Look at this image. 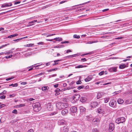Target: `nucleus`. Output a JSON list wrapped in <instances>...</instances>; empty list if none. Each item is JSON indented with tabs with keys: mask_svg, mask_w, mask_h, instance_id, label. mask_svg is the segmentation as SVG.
<instances>
[{
	"mask_svg": "<svg viewBox=\"0 0 132 132\" xmlns=\"http://www.w3.org/2000/svg\"><path fill=\"white\" fill-rule=\"evenodd\" d=\"M56 106L57 108L59 110L67 108L68 106V103L59 102L56 104Z\"/></svg>",
	"mask_w": 132,
	"mask_h": 132,
	"instance_id": "f257e3e1",
	"label": "nucleus"
},
{
	"mask_svg": "<svg viewBox=\"0 0 132 132\" xmlns=\"http://www.w3.org/2000/svg\"><path fill=\"white\" fill-rule=\"evenodd\" d=\"M45 128L46 132H51L53 129V127L51 123H47L46 125Z\"/></svg>",
	"mask_w": 132,
	"mask_h": 132,
	"instance_id": "f03ea898",
	"label": "nucleus"
},
{
	"mask_svg": "<svg viewBox=\"0 0 132 132\" xmlns=\"http://www.w3.org/2000/svg\"><path fill=\"white\" fill-rule=\"evenodd\" d=\"M34 110L36 112H38L41 109L40 104L39 103L34 104L32 105Z\"/></svg>",
	"mask_w": 132,
	"mask_h": 132,
	"instance_id": "7ed1b4c3",
	"label": "nucleus"
},
{
	"mask_svg": "<svg viewBox=\"0 0 132 132\" xmlns=\"http://www.w3.org/2000/svg\"><path fill=\"white\" fill-rule=\"evenodd\" d=\"M100 107L105 112H109L111 110L110 108L106 106V104H103L100 106Z\"/></svg>",
	"mask_w": 132,
	"mask_h": 132,
	"instance_id": "20e7f679",
	"label": "nucleus"
},
{
	"mask_svg": "<svg viewBox=\"0 0 132 132\" xmlns=\"http://www.w3.org/2000/svg\"><path fill=\"white\" fill-rule=\"evenodd\" d=\"M70 110L71 112L72 115L73 116H75L76 115L77 110L76 107L75 106L72 107L70 109Z\"/></svg>",
	"mask_w": 132,
	"mask_h": 132,
	"instance_id": "39448f33",
	"label": "nucleus"
},
{
	"mask_svg": "<svg viewBox=\"0 0 132 132\" xmlns=\"http://www.w3.org/2000/svg\"><path fill=\"white\" fill-rule=\"evenodd\" d=\"M125 121V119L124 117H121L118 118L116 121V122L118 124L123 123Z\"/></svg>",
	"mask_w": 132,
	"mask_h": 132,
	"instance_id": "423d86ee",
	"label": "nucleus"
},
{
	"mask_svg": "<svg viewBox=\"0 0 132 132\" xmlns=\"http://www.w3.org/2000/svg\"><path fill=\"white\" fill-rule=\"evenodd\" d=\"M80 97V94L76 93L72 96L71 98L73 100H74V101H76L79 100Z\"/></svg>",
	"mask_w": 132,
	"mask_h": 132,
	"instance_id": "0eeeda50",
	"label": "nucleus"
},
{
	"mask_svg": "<svg viewBox=\"0 0 132 132\" xmlns=\"http://www.w3.org/2000/svg\"><path fill=\"white\" fill-rule=\"evenodd\" d=\"M69 128L67 126L62 127L61 128V132H68Z\"/></svg>",
	"mask_w": 132,
	"mask_h": 132,
	"instance_id": "6e6552de",
	"label": "nucleus"
},
{
	"mask_svg": "<svg viewBox=\"0 0 132 132\" xmlns=\"http://www.w3.org/2000/svg\"><path fill=\"white\" fill-rule=\"evenodd\" d=\"M98 104V103L96 101H94L90 103V107L93 108H96Z\"/></svg>",
	"mask_w": 132,
	"mask_h": 132,
	"instance_id": "1a4fd4ad",
	"label": "nucleus"
},
{
	"mask_svg": "<svg viewBox=\"0 0 132 132\" xmlns=\"http://www.w3.org/2000/svg\"><path fill=\"white\" fill-rule=\"evenodd\" d=\"M116 104V102L113 100L110 101L109 103V105L110 106L113 108L115 107Z\"/></svg>",
	"mask_w": 132,
	"mask_h": 132,
	"instance_id": "9d476101",
	"label": "nucleus"
},
{
	"mask_svg": "<svg viewBox=\"0 0 132 132\" xmlns=\"http://www.w3.org/2000/svg\"><path fill=\"white\" fill-rule=\"evenodd\" d=\"M114 128V125L113 123H110L109 125V130L110 131H112Z\"/></svg>",
	"mask_w": 132,
	"mask_h": 132,
	"instance_id": "9b49d317",
	"label": "nucleus"
},
{
	"mask_svg": "<svg viewBox=\"0 0 132 132\" xmlns=\"http://www.w3.org/2000/svg\"><path fill=\"white\" fill-rule=\"evenodd\" d=\"M117 67H116L110 68L108 69L109 71L111 72H116L117 71Z\"/></svg>",
	"mask_w": 132,
	"mask_h": 132,
	"instance_id": "f8f14e48",
	"label": "nucleus"
},
{
	"mask_svg": "<svg viewBox=\"0 0 132 132\" xmlns=\"http://www.w3.org/2000/svg\"><path fill=\"white\" fill-rule=\"evenodd\" d=\"M47 108L48 111H52L53 109V106L50 104H48L47 105Z\"/></svg>",
	"mask_w": 132,
	"mask_h": 132,
	"instance_id": "ddd939ff",
	"label": "nucleus"
},
{
	"mask_svg": "<svg viewBox=\"0 0 132 132\" xmlns=\"http://www.w3.org/2000/svg\"><path fill=\"white\" fill-rule=\"evenodd\" d=\"M97 111L99 114H104L105 113L104 111H103L100 107L97 109Z\"/></svg>",
	"mask_w": 132,
	"mask_h": 132,
	"instance_id": "4468645a",
	"label": "nucleus"
},
{
	"mask_svg": "<svg viewBox=\"0 0 132 132\" xmlns=\"http://www.w3.org/2000/svg\"><path fill=\"white\" fill-rule=\"evenodd\" d=\"M37 21V20H34L30 22H29L28 24L26 26V27H29L34 25V24H32V23L36 22Z\"/></svg>",
	"mask_w": 132,
	"mask_h": 132,
	"instance_id": "2eb2a0df",
	"label": "nucleus"
},
{
	"mask_svg": "<svg viewBox=\"0 0 132 132\" xmlns=\"http://www.w3.org/2000/svg\"><path fill=\"white\" fill-rule=\"evenodd\" d=\"M58 124L59 125H65V122L63 120H60L58 121Z\"/></svg>",
	"mask_w": 132,
	"mask_h": 132,
	"instance_id": "dca6fc26",
	"label": "nucleus"
},
{
	"mask_svg": "<svg viewBox=\"0 0 132 132\" xmlns=\"http://www.w3.org/2000/svg\"><path fill=\"white\" fill-rule=\"evenodd\" d=\"M68 113V110L67 109H64L61 112V113L63 115H65Z\"/></svg>",
	"mask_w": 132,
	"mask_h": 132,
	"instance_id": "f3484780",
	"label": "nucleus"
},
{
	"mask_svg": "<svg viewBox=\"0 0 132 132\" xmlns=\"http://www.w3.org/2000/svg\"><path fill=\"white\" fill-rule=\"evenodd\" d=\"M126 104H129L132 103V99L126 100L125 102Z\"/></svg>",
	"mask_w": 132,
	"mask_h": 132,
	"instance_id": "a211bd4d",
	"label": "nucleus"
},
{
	"mask_svg": "<svg viewBox=\"0 0 132 132\" xmlns=\"http://www.w3.org/2000/svg\"><path fill=\"white\" fill-rule=\"evenodd\" d=\"M80 112L82 113L84 112H85L86 109L85 108L82 106H81L80 107Z\"/></svg>",
	"mask_w": 132,
	"mask_h": 132,
	"instance_id": "6ab92c4d",
	"label": "nucleus"
},
{
	"mask_svg": "<svg viewBox=\"0 0 132 132\" xmlns=\"http://www.w3.org/2000/svg\"><path fill=\"white\" fill-rule=\"evenodd\" d=\"M117 102L118 104H122L123 103L124 101L123 99L120 98L118 100Z\"/></svg>",
	"mask_w": 132,
	"mask_h": 132,
	"instance_id": "aec40b11",
	"label": "nucleus"
},
{
	"mask_svg": "<svg viewBox=\"0 0 132 132\" xmlns=\"http://www.w3.org/2000/svg\"><path fill=\"white\" fill-rule=\"evenodd\" d=\"M87 100V98L85 97H81L80 98V101L82 102H85Z\"/></svg>",
	"mask_w": 132,
	"mask_h": 132,
	"instance_id": "412c9836",
	"label": "nucleus"
},
{
	"mask_svg": "<svg viewBox=\"0 0 132 132\" xmlns=\"http://www.w3.org/2000/svg\"><path fill=\"white\" fill-rule=\"evenodd\" d=\"M102 93L101 92L98 93H97V99L101 98L102 96Z\"/></svg>",
	"mask_w": 132,
	"mask_h": 132,
	"instance_id": "4be33fe9",
	"label": "nucleus"
},
{
	"mask_svg": "<svg viewBox=\"0 0 132 132\" xmlns=\"http://www.w3.org/2000/svg\"><path fill=\"white\" fill-rule=\"evenodd\" d=\"M92 78L91 77H88L85 79V81L86 82H87L92 79Z\"/></svg>",
	"mask_w": 132,
	"mask_h": 132,
	"instance_id": "5701e85b",
	"label": "nucleus"
},
{
	"mask_svg": "<svg viewBox=\"0 0 132 132\" xmlns=\"http://www.w3.org/2000/svg\"><path fill=\"white\" fill-rule=\"evenodd\" d=\"M49 89L48 86H44L42 88V90L43 91L47 90Z\"/></svg>",
	"mask_w": 132,
	"mask_h": 132,
	"instance_id": "b1692460",
	"label": "nucleus"
},
{
	"mask_svg": "<svg viewBox=\"0 0 132 132\" xmlns=\"http://www.w3.org/2000/svg\"><path fill=\"white\" fill-rule=\"evenodd\" d=\"M98 42L97 40H93L92 41H89L86 43V44H91L94 43H96Z\"/></svg>",
	"mask_w": 132,
	"mask_h": 132,
	"instance_id": "393cba45",
	"label": "nucleus"
},
{
	"mask_svg": "<svg viewBox=\"0 0 132 132\" xmlns=\"http://www.w3.org/2000/svg\"><path fill=\"white\" fill-rule=\"evenodd\" d=\"M122 131L121 132H128L126 127H123L121 128Z\"/></svg>",
	"mask_w": 132,
	"mask_h": 132,
	"instance_id": "a878e982",
	"label": "nucleus"
},
{
	"mask_svg": "<svg viewBox=\"0 0 132 132\" xmlns=\"http://www.w3.org/2000/svg\"><path fill=\"white\" fill-rule=\"evenodd\" d=\"M126 66L125 64H122L119 66V68L120 69H123L126 67Z\"/></svg>",
	"mask_w": 132,
	"mask_h": 132,
	"instance_id": "bb28decb",
	"label": "nucleus"
},
{
	"mask_svg": "<svg viewBox=\"0 0 132 132\" xmlns=\"http://www.w3.org/2000/svg\"><path fill=\"white\" fill-rule=\"evenodd\" d=\"M54 39L57 41H62V39L61 38L59 37L55 38Z\"/></svg>",
	"mask_w": 132,
	"mask_h": 132,
	"instance_id": "cd10ccee",
	"label": "nucleus"
},
{
	"mask_svg": "<svg viewBox=\"0 0 132 132\" xmlns=\"http://www.w3.org/2000/svg\"><path fill=\"white\" fill-rule=\"evenodd\" d=\"M86 65H78L77 66L75 67L76 68H82L84 67H86Z\"/></svg>",
	"mask_w": 132,
	"mask_h": 132,
	"instance_id": "c85d7f7f",
	"label": "nucleus"
},
{
	"mask_svg": "<svg viewBox=\"0 0 132 132\" xmlns=\"http://www.w3.org/2000/svg\"><path fill=\"white\" fill-rule=\"evenodd\" d=\"M18 85L17 83H15L14 84H12L9 85V86H12V87H17Z\"/></svg>",
	"mask_w": 132,
	"mask_h": 132,
	"instance_id": "c756f323",
	"label": "nucleus"
},
{
	"mask_svg": "<svg viewBox=\"0 0 132 132\" xmlns=\"http://www.w3.org/2000/svg\"><path fill=\"white\" fill-rule=\"evenodd\" d=\"M110 100V98H105L104 99V102L105 103H107Z\"/></svg>",
	"mask_w": 132,
	"mask_h": 132,
	"instance_id": "7c9ffc66",
	"label": "nucleus"
},
{
	"mask_svg": "<svg viewBox=\"0 0 132 132\" xmlns=\"http://www.w3.org/2000/svg\"><path fill=\"white\" fill-rule=\"evenodd\" d=\"M18 35L17 34H13V35H10V36H9V38H11L12 37H14L16 36H18Z\"/></svg>",
	"mask_w": 132,
	"mask_h": 132,
	"instance_id": "2f4dec72",
	"label": "nucleus"
},
{
	"mask_svg": "<svg viewBox=\"0 0 132 132\" xmlns=\"http://www.w3.org/2000/svg\"><path fill=\"white\" fill-rule=\"evenodd\" d=\"M90 2V1H89L88 2H85V3H82V4H78V5H75L73 7H74V6H79V5H84L85 4H86L87 3H89Z\"/></svg>",
	"mask_w": 132,
	"mask_h": 132,
	"instance_id": "473e14b6",
	"label": "nucleus"
},
{
	"mask_svg": "<svg viewBox=\"0 0 132 132\" xmlns=\"http://www.w3.org/2000/svg\"><path fill=\"white\" fill-rule=\"evenodd\" d=\"M12 52H11V51H9V59L12 57L13 55H10V54Z\"/></svg>",
	"mask_w": 132,
	"mask_h": 132,
	"instance_id": "72a5a7b5",
	"label": "nucleus"
},
{
	"mask_svg": "<svg viewBox=\"0 0 132 132\" xmlns=\"http://www.w3.org/2000/svg\"><path fill=\"white\" fill-rule=\"evenodd\" d=\"M73 37L75 38H77L78 39L80 38V36L79 35H73Z\"/></svg>",
	"mask_w": 132,
	"mask_h": 132,
	"instance_id": "f704fd0d",
	"label": "nucleus"
},
{
	"mask_svg": "<svg viewBox=\"0 0 132 132\" xmlns=\"http://www.w3.org/2000/svg\"><path fill=\"white\" fill-rule=\"evenodd\" d=\"M85 87L84 86L82 85V86L78 87L77 88L78 89L80 90V89L81 88H85Z\"/></svg>",
	"mask_w": 132,
	"mask_h": 132,
	"instance_id": "c9c22d12",
	"label": "nucleus"
},
{
	"mask_svg": "<svg viewBox=\"0 0 132 132\" xmlns=\"http://www.w3.org/2000/svg\"><path fill=\"white\" fill-rule=\"evenodd\" d=\"M99 119H97V118L93 119V121L94 122H99Z\"/></svg>",
	"mask_w": 132,
	"mask_h": 132,
	"instance_id": "e433bc0d",
	"label": "nucleus"
},
{
	"mask_svg": "<svg viewBox=\"0 0 132 132\" xmlns=\"http://www.w3.org/2000/svg\"><path fill=\"white\" fill-rule=\"evenodd\" d=\"M21 39H22V38H20L17 39H16L13 40V41L14 42H18Z\"/></svg>",
	"mask_w": 132,
	"mask_h": 132,
	"instance_id": "4c0bfd02",
	"label": "nucleus"
},
{
	"mask_svg": "<svg viewBox=\"0 0 132 132\" xmlns=\"http://www.w3.org/2000/svg\"><path fill=\"white\" fill-rule=\"evenodd\" d=\"M12 113L15 114H16L17 113V111L16 109H14L12 111Z\"/></svg>",
	"mask_w": 132,
	"mask_h": 132,
	"instance_id": "58836bf2",
	"label": "nucleus"
},
{
	"mask_svg": "<svg viewBox=\"0 0 132 132\" xmlns=\"http://www.w3.org/2000/svg\"><path fill=\"white\" fill-rule=\"evenodd\" d=\"M76 55V54L71 55L67 56L66 57H73L74 56H75Z\"/></svg>",
	"mask_w": 132,
	"mask_h": 132,
	"instance_id": "ea45409f",
	"label": "nucleus"
},
{
	"mask_svg": "<svg viewBox=\"0 0 132 132\" xmlns=\"http://www.w3.org/2000/svg\"><path fill=\"white\" fill-rule=\"evenodd\" d=\"M76 83L77 84H79L81 83V80L79 79L78 81H77Z\"/></svg>",
	"mask_w": 132,
	"mask_h": 132,
	"instance_id": "a19ab883",
	"label": "nucleus"
},
{
	"mask_svg": "<svg viewBox=\"0 0 132 132\" xmlns=\"http://www.w3.org/2000/svg\"><path fill=\"white\" fill-rule=\"evenodd\" d=\"M15 94H12L10 95H9V97H14L15 96Z\"/></svg>",
	"mask_w": 132,
	"mask_h": 132,
	"instance_id": "79ce46f5",
	"label": "nucleus"
},
{
	"mask_svg": "<svg viewBox=\"0 0 132 132\" xmlns=\"http://www.w3.org/2000/svg\"><path fill=\"white\" fill-rule=\"evenodd\" d=\"M120 92V91H116L115 92H114L113 94H114V95H116L117 94H119V93Z\"/></svg>",
	"mask_w": 132,
	"mask_h": 132,
	"instance_id": "37998d69",
	"label": "nucleus"
},
{
	"mask_svg": "<svg viewBox=\"0 0 132 132\" xmlns=\"http://www.w3.org/2000/svg\"><path fill=\"white\" fill-rule=\"evenodd\" d=\"M75 82V81H72L71 83H70L69 85L70 86H72L73 84H74Z\"/></svg>",
	"mask_w": 132,
	"mask_h": 132,
	"instance_id": "c03bdc74",
	"label": "nucleus"
},
{
	"mask_svg": "<svg viewBox=\"0 0 132 132\" xmlns=\"http://www.w3.org/2000/svg\"><path fill=\"white\" fill-rule=\"evenodd\" d=\"M8 6V4H3L2 5L3 7H7Z\"/></svg>",
	"mask_w": 132,
	"mask_h": 132,
	"instance_id": "a18cd8bd",
	"label": "nucleus"
},
{
	"mask_svg": "<svg viewBox=\"0 0 132 132\" xmlns=\"http://www.w3.org/2000/svg\"><path fill=\"white\" fill-rule=\"evenodd\" d=\"M104 71H102L100 72L99 73V75L100 76L104 74Z\"/></svg>",
	"mask_w": 132,
	"mask_h": 132,
	"instance_id": "49530a36",
	"label": "nucleus"
},
{
	"mask_svg": "<svg viewBox=\"0 0 132 132\" xmlns=\"http://www.w3.org/2000/svg\"><path fill=\"white\" fill-rule=\"evenodd\" d=\"M21 1L15 2L14 4V5L19 4L21 3Z\"/></svg>",
	"mask_w": 132,
	"mask_h": 132,
	"instance_id": "de8ad7c7",
	"label": "nucleus"
},
{
	"mask_svg": "<svg viewBox=\"0 0 132 132\" xmlns=\"http://www.w3.org/2000/svg\"><path fill=\"white\" fill-rule=\"evenodd\" d=\"M25 104H21L19 105H17V106H18V107H22V106H25Z\"/></svg>",
	"mask_w": 132,
	"mask_h": 132,
	"instance_id": "09e8293b",
	"label": "nucleus"
},
{
	"mask_svg": "<svg viewBox=\"0 0 132 132\" xmlns=\"http://www.w3.org/2000/svg\"><path fill=\"white\" fill-rule=\"evenodd\" d=\"M6 96L4 95H2L0 96V98L1 99H5V98Z\"/></svg>",
	"mask_w": 132,
	"mask_h": 132,
	"instance_id": "8fccbe9b",
	"label": "nucleus"
},
{
	"mask_svg": "<svg viewBox=\"0 0 132 132\" xmlns=\"http://www.w3.org/2000/svg\"><path fill=\"white\" fill-rule=\"evenodd\" d=\"M44 43L43 42H40L38 43L37 44L39 45H43Z\"/></svg>",
	"mask_w": 132,
	"mask_h": 132,
	"instance_id": "3c124183",
	"label": "nucleus"
},
{
	"mask_svg": "<svg viewBox=\"0 0 132 132\" xmlns=\"http://www.w3.org/2000/svg\"><path fill=\"white\" fill-rule=\"evenodd\" d=\"M69 43V42L68 41H65L64 42H61L62 44H64L65 43Z\"/></svg>",
	"mask_w": 132,
	"mask_h": 132,
	"instance_id": "603ef678",
	"label": "nucleus"
},
{
	"mask_svg": "<svg viewBox=\"0 0 132 132\" xmlns=\"http://www.w3.org/2000/svg\"><path fill=\"white\" fill-rule=\"evenodd\" d=\"M27 83L26 82H23L21 83V84L23 85H25L27 84Z\"/></svg>",
	"mask_w": 132,
	"mask_h": 132,
	"instance_id": "864d4df0",
	"label": "nucleus"
},
{
	"mask_svg": "<svg viewBox=\"0 0 132 132\" xmlns=\"http://www.w3.org/2000/svg\"><path fill=\"white\" fill-rule=\"evenodd\" d=\"M4 30V29L2 28H0V31H1V32L2 33H3L4 32V31H3Z\"/></svg>",
	"mask_w": 132,
	"mask_h": 132,
	"instance_id": "5fc2aeb1",
	"label": "nucleus"
},
{
	"mask_svg": "<svg viewBox=\"0 0 132 132\" xmlns=\"http://www.w3.org/2000/svg\"><path fill=\"white\" fill-rule=\"evenodd\" d=\"M93 132H98L97 129L95 128L93 129Z\"/></svg>",
	"mask_w": 132,
	"mask_h": 132,
	"instance_id": "6e6d98bb",
	"label": "nucleus"
},
{
	"mask_svg": "<svg viewBox=\"0 0 132 132\" xmlns=\"http://www.w3.org/2000/svg\"><path fill=\"white\" fill-rule=\"evenodd\" d=\"M6 93V91L5 90H4V91L3 92H2L1 93H0V95H1L4 94H5Z\"/></svg>",
	"mask_w": 132,
	"mask_h": 132,
	"instance_id": "4d7b16f0",
	"label": "nucleus"
},
{
	"mask_svg": "<svg viewBox=\"0 0 132 132\" xmlns=\"http://www.w3.org/2000/svg\"><path fill=\"white\" fill-rule=\"evenodd\" d=\"M91 117V116L90 117L89 116H86V117L87 118H86V119L88 120H91V119H90V117Z\"/></svg>",
	"mask_w": 132,
	"mask_h": 132,
	"instance_id": "13d9d810",
	"label": "nucleus"
},
{
	"mask_svg": "<svg viewBox=\"0 0 132 132\" xmlns=\"http://www.w3.org/2000/svg\"><path fill=\"white\" fill-rule=\"evenodd\" d=\"M29 47H32L34 46V44H28Z\"/></svg>",
	"mask_w": 132,
	"mask_h": 132,
	"instance_id": "bf43d9fd",
	"label": "nucleus"
},
{
	"mask_svg": "<svg viewBox=\"0 0 132 132\" xmlns=\"http://www.w3.org/2000/svg\"><path fill=\"white\" fill-rule=\"evenodd\" d=\"M60 90V89L59 88H57L55 91V92H59Z\"/></svg>",
	"mask_w": 132,
	"mask_h": 132,
	"instance_id": "052dcab7",
	"label": "nucleus"
},
{
	"mask_svg": "<svg viewBox=\"0 0 132 132\" xmlns=\"http://www.w3.org/2000/svg\"><path fill=\"white\" fill-rule=\"evenodd\" d=\"M34 100L33 98H30L28 99V101H32L33 100Z\"/></svg>",
	"mask_w": 132,
	"mask_h": 132,
	"instance_id": "680f3d73",
	"label": "nucleus"
},
{
	"mask_svg": "<svg viewBox=\"0 0 132 132\" xmlns=\"http://www.w3.org/2000/svg\"><path fill=\"white\" fill-rule=\"evenodd\" d=\"M123 38V37H117V38H115V39H121Z\"/></svg>",
	"mask_w": 132,
	"mask_h": 132,
	"instance_id": "e2e57ef3",
	"label": "nucleus"
},
{
	"mask_svg": "<svg viewBox=\"0 0 132 132\" xmlns=\"http://www.w3.org/2000/svg\"><path fill=\"white\" fill-rule=\"evenodd\" d=\"M81 61H87V59L85 58H82L81 59Z\"/></svg>",
	"mask_w": 132,
	"mask_h": 132,
	"instance_id": "0e129e2a",
	"label": "nucleus"
},
{
	"mask_svg": "<svg viewBox=\"0 0 132 132\" xmlns=\"http://www.w3.org/2000/svg\"><path fill=\"white\" fill-rule=\"evenodd\" d=\"M72 52V51L70 50H67L66 53H68L69 52Z\"/></svg>",
	"mask_w": 132,
	"mask_h": 132,
	"instance_id": "69168bd1",
	"label": "nucleus"
},
{
	"mask_svg": "<svg viewBox=\"0 0 132 132\" xmlns=\"http://www.w3.org/2000/svg\"><path fill=\"white\" fill-rule=\"evenodd\" d=\"M59 86V84H56L55 85H54V87L56 88L57 87Z\"/></svg>",
	"mask_w": 132,
	"mask_h": 132,
	"instance_id": "338daca9",
	"label": "nucleus"
},
{
	"mask_svg": "<svg viewBox=\"0 0 132 132\" xmlns=\"http://www.w3.org/2000/svg\"><path fill=\"white\" fill-rule=\"evenodd\" d=\"M28 132H34V131L32 129H31L28 131Z\"/></svg>",
	"mask_w": 132,
	"mask_h": 132,
	"instance_id": "774afa93",
	"label": "nucleus"
}]
</instances>
